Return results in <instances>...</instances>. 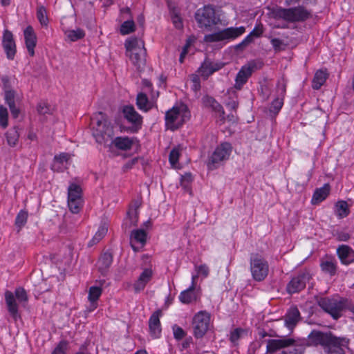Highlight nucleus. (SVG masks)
Here are the masks:
<instances>
[{
    "label": "nucleus",
    "instance_id": "obj_1",
    "mask_svg": "<svg viewBox=\"0 0 354 354\" xmlns=\"http://www.w3.org/2000/svg\"><path fill=\"white\" fill-rule=\"evenodd\" d=\"M95 124L93 126V136L96 142L104 146L110 147L113 145L120 150L131 149L133 143L132 139L128 137H117L113 138V132L104 115L100 112L92 118Z\"/></svg>",
    "mask_w": 354,
    "mask_h": 354
},
{
    "label": "nucleus",
    "instance_id": "obj_2",
    "mask_svg": "<svg viewBox=\"0 0 354 354\" xmlns=\"http://www.w3.org/2000/svg\"><path fill=\"white\" fill-rule=\"evenodd\" d=\"M348 338L346 337H337L331 331L322 332L317 330H312L306 340L307 346H322L324 348L332 346L346 345Z\"/></svg>",
    "mask_w": 354,
    "mask_h": 354
},
{
    "label": "nucleus",
    "instance_id": "obj_3",
    "mask_svg": "<svg viewBox=\"0 0 354 354\" xmlns=\"http://www.w3.org/2000/svg\"><path fill=\"white\" fill-rule=\"evenodd\" d=\"M271 13L275 19H283L291 23L304 21L312 15L310 11L301 6L290 8L277 7L272 9Z\"/></svg>",
    "mask_w": 354,
    "mask_h": 354
},
{
    "label": "nucleus",
    "instance_id": "obj_4",
    "mask_svg": "<svg viewBox=\"0 0 354 354\" xmlns=\"http://www.w3.org/2000/svg\"><path fill=\"white\" fill-rule=\"evenodd\" d=\"M127 55L133 64L138 68H142L146 64V49L144 41L136 37L128 39L125 42Z\"/></svg>",
    "mask_w": 354,
    "mask_h": 354
},
{
    "label": "nucleus",
    "instance_id": "obj_5",
    "mask_svg": "<svg viewBox=\"0 0 354 354\" xmlns=\"http://www.w3.org/2000/svg\"><path fill=\"white\" fill-rule=\"evenodd\" d=\"M189 118L187 107L184 104L174 106L165 113V124L167 129L174 131L179 128Z\"/></svg>",
    "mask_w": 354,
    "mask_h": 354
},
{
    "label": "nucleus",
    "instance_id": "obj_6",
    "mask_svg": "<svg viewBox=\"0 0 354 354\" xmlns=\"http://www.w3.org/2000/svg\"><path fill=\"white\" fill-rule=\"evenodd\" d=\"M347 299L344 298L336 299L334 298L322 297L317 301L319 306L335 320H337L342 316V311L347 308Z\"/></svg>",
    "mask_w": 354,
    "mask_h": 354
},
{
    "label": "nucleus",
    "instance_id": "obj_7",
    "mask_svg": "<svg viewBox=\"0 0 354 354\" xmlns=\"http://www.w3.org/2000/svg\"><path fill=\"white\" fill-rule=\"evenodd\" d=\"M15 297L19 302H27L28 295L26 291L22 287L15 289V295L10 291L5 292V299L7 305L8 310L15 321L20 317L18 313V305L16 302Z\"/></svg>",
    "mask_w": 354,
    "mask_h": 354
},
{
    "label": "nucleus",
    "instance_id": "obj_8",
    "mask_svg": "<svg viewBox=\"0 0 354 354\" xmlns=\"http://www.w3.org/2000/svg\"><path fill=\"white\" fill-rule=\"evenodd\" d=\"M250 263L252 279L256 281H263L269 272L268 261L258 254H252Z\"/></svg>",
    "mask_w": 354,
    "mask_h": 354
},
{
    "label": "nucleus",
    "instance_id": "obj_9",
    "mask_svg": "<svg viewBox=\"0 0 354 354\" xmlns=\"http://www.w3.org/2000/svg\"><path fill=\"white\" fill-rule=\"evenodd\" d=\"M195 19L200 28H209L217 24L220 19L216 16L215 10L211 6H205L195 13Z\"/></svg>",
    "mask_w": 354,
    "mask_h": 354
},
{
    "label": "nucleus",
    "instance_id": "obj_10",
    "mask_svg": "<svg viewBox=\"0 0 354 354\" xmlns=\"http://www.w3.org/2000/svg\"><path fill=\"white\" fill-rule=\"evenodd\" d=\"M245 31V28L243 26L227 28L216 32L205 35L204 39L207 42L234 39L243 35Z\"/></svg>",
    "mask_w": 354,
    "mask_h": 354
},
{
    "label": "nucleus",
    "instance_id": "obj_11",
    "mask_svg": "<svg viewBox=\"0 0 354 354\" xmlns=\"http://www.w3.org/2000/svg\"><path fill=\"white\" fill-rule=\"evenodd\" d=\"M210 322V315L206 311H200L193 318L194 335L196 338L203 337L207 333Z\"/></svg>",
    "mask_w": 354,
    "mask_h": 354
},
{
    "label": "nucleus",
    "instance_id": "obj_12",
    "mask_svg": "<svg viewBox=\"0 0 354 354\" xmlns=\"http://www.w3.org/2000/svg\"><path fill=\"white\" fill-rule=\"evenodd\" d=\"M231 149V145L227 142L223 143L217 147L209 158L208 169L210 170L216 169L221 162L229 158Z\"/></svg>",
    "mask_w": 354,
    "mask_h": 354
},
{
    "label": "nucleus",
    "instance_id": "obj_13",
    "mask_svg": "<svg viewBox=\"0 0 354 354\" xmlns=\"http://www.w3.org/2000/svg\"><path fill=\"white\" fill-rule=\"evenodd\" d=\"M257 69V65L254 61H251L243 66L235 78V88L240 90L247 82L248 78Z\"/></svg>",
    "mask_w": 354,
    "mask_h": 354
},
{
    "label": "nucleus",
    "instance_id": "obj_14",
    "mask_svg": "<svg viewBox=\"0 0 354 354\" xmlns=\"http://www.w3.org/2000/svg\"><path fill=\"white\" fill-rule=\"evenodd\" d=\"M295 345V340L292 338L270 339L267 341L266 351L269 354H273L281 348Z\"/></svg>",
    "mask_w": 354,
    "mask_h": 354
},
{
    "label": "nucleus",
    "instance_id": "obj_15",
    "mask_svg": "<svg viewBox=\"0 0 354 354\" xmlns=\"http://www.w3.org/2000/svg\"><path fill=\"white\" fill-rule=\"evenodd\" d=\"M2 46L6 54V57L12 60L17 52V47L12 32L7 29L3 33Z\"/></svg>",
    "mask_w": 354,
    "mask_h": 354
},
{
    "label": "nucleus",
    "instance_id": "obj_16",
    "mask_svg": "<svg viewBox=\"0 0 354 354\" xmlns=\"http://www.w3.org/2000/svg\"><path fill=\"white\" fill-rule=\"evenodd\" d=\"M310 279L308 273H301L298 276L293 277L288 283L286 289L288 293L293 294L303 290L306 285V282Z\"/></svg>",
    "mask_w": 354,
    "mask_h": 354
},
{
    "label": "nucleus",
    "instance_id": "obj_17",
    "mask_svg": "<svg viewBox=\"0 0 354 354\" xmlns=\"http://www.w3.org/2000/svg\"><path fill=\"white\" fill-rule=\"evenodd\" d=\"M224 65L225 64L222 62H213L209 59H205L199 68L198 73L206 80L214 72L221 69Z\"/></svg>",
    "mask_w": 354,
    "mask_h": 354
},
{
    "label": "nucleus",
    "instance_id": "obj_18",
    "mask_svg": "<svg viewBox=\"0 0 354 354\" xmlns=\"http://www.w3.org/2000/svg\"><path fill=\"white\" fill-rule=\"evenodd\" d=\"M4 100L6 103L8 105L13 118H18L20 111L19 109L17 107L16 102L19 101V97L16 92L13 89L4 91Z\"/></svg>",
    "mask_w": 354,
    "mask_h": 354
},
{
    "label": "nucleus",
    "instance_id": "obj_19",
    "mask_svg": "<svg viewBox=\"0 0 354 354\" xmlns=\"http://www.w3.org/2000/svg\"><path fill=\"white\" fill-rule=\"evenodd\" d=\"M337 254L342 264L349 265L354 262V250L347 245H339Z\"/></svg>",
    "mask_w": 354,
    "mask_h": 354
},
{
    "label": "nucleus",
    "instance_id": "obj_20",
    "mask_svg": "<svg viewBox=\"0 0 354 354\" xmlns=\"http://www.w3.org/2000/svg\"><path fill=\"white\" fill-rule=\"evenodd\" d=\"M202 102L205 107L211 109L213 111L219 114L220 120L224 122L225 111L223 106L213 97L209 95H205L202 98Z\"/></svg>",
    "mask_w": 354,
    "mask_h": 354
},
{
    "label": "nucleus",
    "instance_id": "obj_21",
    "mask_svg": "<svg viewBox=\"0 0 354 354\" xmlns=\"http://www.w3.org/2000/svg\"><path fill=\"white\" fill-rule=\"evenodd\" d=\"M26 48L30 56L35 55V48L37 44V37L32 26H28L24 31Z\"/></svg>",
    "mask_w": 354,
    "mask_h": 354
},
{
    "label": "nucleus",
    "instance_id": "obj_22",
    "mask_svg": "<svg viewBox=\"0 0 354 354\" xmlns=\"http://www.w3.org/2000/svg\"><path fill=\"white\" fill-rule=\"evenodd\" d=\"M162 312L160 310L155 311L149 318V327L152 336L158 337L161 333L160 317Z\"/></svg>",
    "mask_w": 354,
    "mask_h": 354
},
{
    "label": "nucleus",
    "instance_id": "obj_23",
    "mask_svg": "<svg viewBox=\"0 0 354 354\" xmlns=\"http://www.w3.org/2000/svg\"><path fill=\"white\" fill-rule=\"evenodd\" d=\"M124 118L136 127H140L142 122V116L138 114L133 106H125L122 110Z\"/></svg>",
    "mask_w": 354,
    "mask_h": 354
},
{
    "label": "nucleus",
    "instance_id": "obj_24",
    "mask_svg": "<svg viewBox=\"0 0 354 354\" xmlns=\"http://www.w3.org/2000/svg\"><path fill=\"white\" fill-rule=\"evenodd\" d=\"M141 200L136 199L133 201L131 204L127 212V218L126 219V222H127V221H129V227L133 225H136L138 219V209L141 206Z\"/></svg>",
    "mask_w": 354,
    "mask_h": 354
},
{
    "label": "nucleus",
    "instance_id": "obj_25",
    "mask_svg": "<svg viewBox=\"0 0 354 354\" xmlns=\"http://www.w3.org/2000/svg\"><path fill=\"white\" fill-rule=\"evenodd\" d=\"M113 262V255L109 252L103 253L98 259L97 266L102 275H106Z\"/></svg>",
    "mask_w": 354,
    "mask_h": 354
},
{
    "label": "nucleus",
    "instance_id": "obj_26",
    "mask_svg": "<svg viewBox=\"0 0 354 354\" xmlns=\"http://www.w3.org/2000/svg\"><path fill=\"white\" fill-rule=\"evenodd\" d=\"M301 319L300 313L296 306L291 307L285 316V325L290 329L297 325Z\"/></svg>",
    "mask_w": 354,
    "mask_h": 354
},
{
    "label": "nucleus",
    "instance_id": "obj_27",
    "mask_svg": "<svg viewBox=\"0 0 354 354\" xmlns=\"http://www.w3.org/2000/svg\"><path fill=\"white\" fill-rule=\"evenodd\" d=\"M151 270L145 269L133 285L135 291L138 292L142 290L146 286L147 283L151 280Z\"/></svg>",
    "mask_w": 354,
    "mask_h": 354
},
{
    "label": "nucleus",
    "instance_id": "obj_28",
    "mask_svg": "<svg viewBox=\"0 0 354 354\" xmlns=\"http://www.w3.org/2000/svg\"><path fill=\"white\" fill-rule=\"evenodd\" d=\"M147 234L144 230H136L131 232V245L134 251H138V248L135 245L136 243H140L143 246L146 243Z\"/></svg>",
    "mask_w": 354,
    "mask_h": 354
},
{
    "label": "nucleus",
    "instance_id": "obj_29",
    "mask_svg": "<svg viewBox=\"0 0 354 354\" xmlns=\"http://www.w3.org/2000/svg\"><path fill=\"white\" fill-rule=\"evenodd\" d=\"M330 190L329 184H325L322 187L316 189L311 200L313 205H317L323 201L328 196Z\"/></svg>",
    "mask_w": 354,
    "mask_h": 354
},
{
    "label": "nucleus",
    "instance_id": "obj_30",
    "mask_svg": "<svg viewBox=\"0 0 354 354\" xmlns=\"http://www.w3.org/2000/svg\"><path fill=\"white\" fill-rule=\"evenodd\" d=\"M70 158V154L67 153H62L58 156H55L51 169L56 171H63L66 168L61 167L59 165H64V163L67 164Z\"/></svg>",
    "mask_w": 354,
    "mask_h": 354
},
{
    "label": "nucleus",
    "instance_id": "obj_31",
    "mask_svg": "<svg viewBox=\"0 0 354 354\" xmlns=\"http://www.w3.org/2000/svg\"><path fill=\"white\" fill-rule=\"evenodd\" d=\"M320 266L323 272L328 273L331 276L336 273L337 261L333 258L322 260Z\"/></svg>",
    "mask_w": 354,
    "mask_h": 354
},
{
    "label": "nucleus",
    "instance_id": "obj_32",
    "mask_svg": "<svg viewBox=\"0 0 354 354\" xmlns=\"http://www.w3.org/2000/svg\"><path fill=\"white\" fill-rule=\"evenodd\" d=\"M197 298L198 296L195 292V288H192V287H189L187 290L183 291L179 296L180 301L183 304H189L196 301Z\"/></svg>",
    "mask_w": 354,
    "mask_h": 354
},
{
    "label": "nucleus",
    "instance_id": "obj_33",
    "mask_svg": "<svg viewBox=\"0 0 354 354\" xmlns=\"http://www.w3.org/2000/svg\"><path fill=\"white\" fill-rule=\"evenodd\" d=\"M328 77V74L323 70L317 71L312 82V87L318 90L324 84Z\"/></svg>",
    "mask_w": 354,
    "mask_h": 354
},
{
    "label": "nucleus",
    "instance_id": "obj_34",
    "mask_svg": "<svg viewBox=\"0 0 354 354\" xmlns=\"http://www.w3.org/2000/svg\"><path fill=\"white\" fill-rule=\"evenodd\" d=\"M335 214L339 218H344L349 214L348 205L345 201H337L335 204Z\"/></svg>",
    "mask_w": 354,
    "mask_h": 354
},
{
    "label": "nucleus",
    "instance_id": "obj_35",
    "mask_svg": "<svg viewBox=\"0 0 354 354\" xmlns=\"http://www.w3.org/2000/svg\"><path fill=\"white\" fill-rule=\"evenodd\" d=\"M136 105L139 109L147 111L151 109V104L146 94L143 93H138L136 97Z\"/></svg>",
    "mask_w": 354,
    "mask_h": 354
},
{
    "label": "nucleus",
    "instance_id": "obj_36",
    "mask_svg": "<svg viewBox=\"0 0 354 354\" xmlns=\"http://www.w3.org/2000/svg\"><path fill=\"white\" fill-rule=\"evenodd\" d=\"M82 188L80 185L72 183L68 188V199L82 200Z\"/></svg>",
    "mask_w": 354,
    "mask_h": 354
},
{
    "label": "nucleus",
    "instance_id": "obj_37",
    "mask_svg": "<svg viewBox=\"0 0 354 354\" xmlns=\"http://www.w3.org/2000/svg\"><path fill=\"white\" fill-rule=\"evenodd\" d=\"M19 133L18 132L17 127L10 129L6 133L7 142L10 147H15L17 145L19 140Z\"/></svg>",
    "mask_w": 354,
    "mask_h": 354
},
{
    "label": "nucleus",
    "instance_id": "obj_38",
    "mask_svg": "<svg viewBox=\"0 0 354 354\" xmlns=\"http://www.w3.org/2000/svg\"><path fill=\"white\" fill-rule=\"evenodd\" d=\"M28 212L26 210H21L17 215L15 224L18 229V232L26 225L28 219Z\"/></svg>",
    "mask_w": 354,
    "mask_h": 354
},
{
    "label": "nucleus",
    "instance_id": "obj_39",
    "mask_svg": "<svg viewBox=\"0 0 354 354\" xmlns=\"http://www.w3.org/2000/svg\"><path fill=\"white\" fill-rule=\"evenodd\" d=\"M171 11V18L172 20V23L174 24V26L177 29H182L183 28V24L182 21V18L180 17L179 15V12L177 9L175 8H170Z\"/></svg>",
    "mask_w": 354,
    "mask_h": 354
},
{
    "label": "nucleus",
    "instance_id": "obj_40",
    "mask_svg": "<svg viewBox=\"0 0 354 354\" xmlns=\"http://www.w3.org/2000/svg\"><path fill=\"white\" fill-rule=\"evenodd\" d=\"M84 35V32L80 28H77L76 30H70L66 32L67 37L72 41L80 39L83 38Z\"/></svg>",
    "mask_w": 354,
    "mask_h": 354
},
{
    "label": "nucleus",
    "instance_id": "obj_41",
    "mask_svg": "<svg viewBox=\"0 0 354 354\" xmlns=\"http://www.w3.org/2000/svg\"><path fill=\"white\" fill-rule=\"evenodd\" d=\"M82 200L68 199V206L73 214L78 213L82 207Z\"/></svg>",
    "mask_w": 354,
    "mask_h": 354
},
{
    "label": "nucleus",
    "instance_id": "obj_42",
    "mask_svg": "<svg viewBox=\"0 0 354 354\" xmlns=\"http://www.w3.org/2000/svg\"><path fill=\"white\" fill-rule=\"evenodd\" d=\"M135 24L132 19L124 21L120 27L122 35H128L134 31Z\"/></svg>",
    "mask_w": 354,
    "mask_h": 354
},
{
    "label": "nucleus",
    "instance_id": "obj_43",
    "mask_svg": "<svg viewBox=\"0 0 354 354\" xmlns=\"http://www.w3.org/2000/svg\"><path fill=\"white\" fill-rule=\"evenodd\" d=\"M102 294V289L100 287L92 286L89 288L88 299L91 302L96 301Z\"/></svg>",
    "mask_w": 354,
    "mask_h": 354
},
{
    "label": "nucleus",
    "instance_id": "obj_44",
    "mask_svg": "<svg viewBox=\"0 0 354 354\" xmlns=\"http://www.w3.org/2000/svg\"><path fill=\"white\" fill-rule=\"evenodd\" d=\"M37 17L41 25L46 26L48 19L46 15V10L44 6H41L38 7L37 11Z\"/></svg>",
    "mask_w": 354,
    "mask_h": 354
},
{
    "label": "nucleus",
    "instance_id": "obj_45",
    "mask_svg": "<svg viewBox=\"0 0 354 354\" xmlns=\"http://www.w3.org/2000/svg\"><path fill=\"white\" fill-rule=\"evenodd\" d=\"M349 343L350 339L348 338L346 345L332 346L326 348L328 354H345L344 348H348Z\"/></svg>",
    "mask_w": 354,
    "mask_h": 354
},
{
    "label": "nucleus",
    "instance_id": "obj_46",
    "mask_svg": "<svg viewBox=\"0 0 354 354\" xmlns=\"http://www.w3.org/2000/svg\"><path fill=\"white\" fill-rule=\"evenodd\" d=\"M108 229L105 225L100 226L97 232L94 235L91 242L92 244L98 243L107 233Z\"/></svg>",
    "mask_w": 354,
    "mask_h": 354
},
{
    "label": "nucleus",
    "instance_id": "obj_47",
    "mask_svg": "<svg viewBox=\"0 0 354 354\" xmlns=\"http://www.w3.org/2000/svg\"><path fill=\"white\" fill-rule=\"evenodd\" d=\"M8 110L6 107L1 105L0 106V126L6 129L8 125Z\"/></svg>",
    "mask_w": 354,
    "mask_h": 354
},
{
    "label": "nucleus",
    "instance_id": "obj_48",
    "mask_svg": "<svg viewBox=\"0 0 354 354\" xmlns=\"http://www.w3.org/2000/svg\"><path fill=\"white\" fill-rule=\"evenodd\" d=\"M334 236L339 241H347L350 239V234L345 231H339L337 230L334 233Z\"/></svg>",
    "mask_w": 354,
    "mask_h": 354
},
{
    "label": "nucleus",
    "instance_id": "obj_49",
    "mask_svg": "<svg viewBox=\"0 0 354 354\" xmlns=\"http://www.w3.org/2000/svg\"><path fill=\"white\" fill-rule=\"evenodd\" d=\"M270 42L275 51H280L284 50L286 46V44H283L282 40L277 38L272 39Z\"/></svg>",
    "mask_w": 354,
    "mask_h": 354
},
{
    "label": "nucleus",
    "instance_id": "obj_50",
    "mask_svg": "<svg viewBox=\"0 0 354 354\" xmlns=\"http://www.w3.org/2000/svg\"><path fill=\"white\" fill-rule=\"evenodd\" d=\"M52 109L45 103H40L37 106V111L40 115L52 114Z\"/></svg>",
    "mask_w": 354,
    "mask_h": 354
},
{
    "label": "nucleus",
    "instance_id": "obj_51",
    "mask_svg": "<svg viewBox=\"0 0 354 354\" xmlns=\"http://www.w3.org/2000/svg\"><path fill=\"white\" fill-rule=\"evenodd\" d=\"M173 332L174 337L178 340L183 339L186 335L184 330L177 325L173 326Z\"/></svg>",
    "mask_w": 354,
    "mask_h": 354
},
{
    "label": "nucleus",
    "instance_id": "obj_52",
    "mask_svg": "<svg viewBox=\"0 0 354 354\" xmlns=\"http://www.w3.org/2000/svg\"><path fill=\"white\" fill-rule=\"evenodd\" d=\"M283 105V99L277 98L275 99L271 104L270 111L274 113H278L281 109Z\"/></svg>",
    "mask_w": 354,
    "mask_h": 354
},
{
    "label": "nucleus",
    "instance_id": "obj_53",
    "mask_svg": "<svg viewBox=\"0 0 354 354\" xmlns=\"http://www.w3.org/2000/svg\"><path fill=\"white\" fill-rule=\"evenodd\" d=\"M179 150L176 148L173 149L169 153V162L172 165H174L179 158Z\"/></svg>",
    "mask_w": 354,
    "mask_h": 354
},
{
    "label": "nucleus",
    "instance_id": "obj_54",
    "mask_svg": "<svg viewBox=\"0 0 354 354\" xmlns=\"http://www.w3.org/2000/svg\"><path fill=\"white\" fill-rule=\"evenodd\" d=\"M192 180V176L190 173L185 174L181 176L180 185L184 189H188V185Z\"/></svg>",
    "mask_w": 354,
    "mask_h": 354
},
{
    "label": "nucleus",
    "instance_id": "obj_55",
    "mask_svg": "<svg viewBox=\"0 0 354 354\" xmlns=\"http://www.w3.org/2000/svg\"><path fill=\"white\" fill-rule=\"evenodd\" d=\"M67 344L66 342H60L55 347L52 354H66Z\"/></svg>",
    "mask_w": 354,
    "mask_h": 354
},
{
    "label": "nucleus",
    "instance_id": "obj_56",
    "mask_svg": "<svg viewBox=\"0 0 354 354\" xmlns=\"http://www.w3.org/2000/svg\"><path fill=\"white\" fill-rule=\"evenodd\" d=\"M244 331L241 328H236L230 334V341L233 343H236L241 337V333Z\"/></svg>",
    "mask_w": 354,
    "mask_h": 354
},
{
    "label": "nucleus",
    "instance_id": "obj_57",
    "mask_svg": "<svg viewBox=\"0 0 354 354\" xmlns=\"http://www.w3.org/2000/svg\"><path fill=\"white\" fill-rule=\"evenodd\" d=\"M192 82H193V89L198 91L201 88L200 78L198 75L193 74L191 76Z\"/></svg>",
    "mask_w": 354,
    "mask_h": 354
},
{
    "label": "nucleus",
    "instance_id": "obj_58",
    "mask_svg": "<svg viewBox=\"0 0 354 354\" xmlns=\"http://www.w3.org/2000/svg\"><path fill=\"white\" fill-rule=\"evenodd\" d=\"M196 270L197 271L198 274H201L205 277H207L209 274V268L206 265H201L199 266L196 267Z\"/></svg>",
    "mask_w": 354,
    "mask_h": 354
},
{
    "label": "nucleus",
    "instance_id": "obj_59",
    "mask_svg": "<svg viewBox=\"0 0 354 354\" xmlns=\"http://www.w3.org/2000/svg\"><path fill=\"white\" fill-rule=\"evenodd\" d=\"M263 26L260 24L256 26L250 34L254 37H259L263 34Z\"/></svg>",
    "mask_w": 354,
    "mask_h": 354
},
{
    "label": "nucleus",
    "instance_id": "obj_60",
    "mask_svg": "<svg viewBox=\"0 0 354 354\" xmlns=\"http://www.w3.org/2000/svg\"><path fill=\"white\" fill-rule=\"evenodd\" d=\"M138 162V158H135L130 160H129L127 162L125 163V165L123 166V171H127L129 169H131L133 166Z\"/></svg>",
    "mask_w": 354,
    "mask_h": 354
},
{
    "label": "nucleus",
    "instance_id": "obj_61",
    "mask_svg": "<svg viewBox=\"0 0 354 354\" xmlns=\"http://www.w3.org/2000/svg\"><path fill=\"white\" fill-rule=\"evenodd\" d=\"M226 106L231 111H234V112H236V109L238 108L239 106V102L236 100H231L226 104Z\"/></svg>",
    "mask_w": 354,
    "mask_h": 354
},
{
    "label": "nucleus",
    "instance_id": "obj_62",
    "mask_svg": "<svg viewBox=\"0 0 354 354\" xmlns=\"http://www.w3.org/2000/svg\"><path fill=\"white\" fill-rule=\"evenodd\" d=\"M2 82L3 84V91L11 90V86L10 84L9 77L8 76H3L1 77Z\"/></svg>",
    "mask_w": 354,
    "mask_h": 354
},
{
    "label": "nucleus",
    "instance_id": "obj_63",
    "mask_svg": "<svg viewBox=\"0 0 354 354\" xmlns=\"http://www.w3.org/2000/svg\"><path fill=\"white\" fill-rule=\"evenodd\" d=\"M278 91L280 92V95L283 96L286 93V84L283 80L279 82L277 84Z\"/></svg>",
    "mask_w": 354,
    "mask_h": 354
},
{
    "label": "nucleus",
    "instance_id": "obj_64",
    "mask_svg": "<svg viewBox=\"0 0 354 354\" xmlns=\"http://www.w3.org/2000/svg\"><path fill=\"white\" fill-rule=\"evenodd\" d=\"M188 47H189V44H186L184 46V48H183V50H182V52L180 53V58H179V61H180V63H183V61H184V58H185V55L187 53V48H188Z\"/></svg>",
    "mask_w": 354,
    "mask_h": 354
}]
</instances>
